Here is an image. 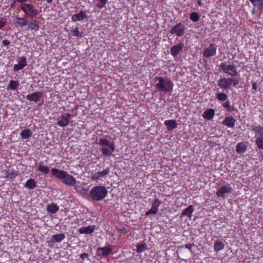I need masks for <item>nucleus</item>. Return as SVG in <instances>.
Returning <instances> with one entry per match:
<instances>
[{"label":"nucleus","instance_id":"f8f14e48","mask_svg":"<svg viewBox=\"0 0 263 263\" xmlns=\"http://www.w3.org/2000/svg\"><path fill=\"white\" fill-rule=\"evenodd\" d=\"M112 252V249L109 247H99L96 252V255L99 257H106L109 255Z\"/></svg>","mask_w":263,"mask_h":263},{"label":"nucleus","instance_id":"49530a36","mask_svg":"<svg viewBox=\"0 0 263 263\" xmlns=\"http://www.w3.org/2000/svg\"><path fill=\"white\" fill-rule=\"evenodd\" d=\"M64 116L66 117V118H67L68 120V121L69 122L70 120H71L73 116L70 114H64Z\"/></svg>","mask_w":263,"mask_h":263},{"label":"nucleus","instance_id":"6e6552de","mask_svg":"<svg viewBox=\"0 0 263 263\" xmlns=\"http://www.w3.org/2000/svg\"><path fill=\"white\" fill-rule=\"evenodd\" d=\"M220 67L221 71L224 73H227L232 77H236L238 74L236 67L233 65H229L222 63Z\"/></svg>","mask_w":263,"mask_h":263},{"label":"nucleus","instance_id":"a18cd8bd","mask_svg":"<svg viewBox=\"0 0 263 263\" xmlns=\"http://www.w3.org/2000/svg\"><path fill=\"white\" fill-rule=\"evenodd\" d=\"M194 246V243H187L185 245V248L192 251V248Z\"/></svg>","mask_w":263,"mask_h":263},{"label":"nucleus","instance_id":"bb28decb","mask_svg":"<svg viewBox=\"0 0 263 263\" xmlns=\"http://www.w3.org/2000/svg\"><path fill=\"white\" fill-rule=\"evenodd\" d=\"M247 148L246 144L243 142L238 143L236 147V152L239 154H242L246 152Z\"/></svg>","mask_w":263,"mask_h":263},{"label":"nucleus","instance_id":"7c9ffc66","mask_svg":"<svg viewBox=\"0 0 263 263\" xmlns=\"http://www.w3.org/2000/svg\"><path fill=\"white\" fill-rule=\"evenodd\" d=\"M36 186V182L32 178L28 179L25 184V187L30 190L34 189Z\"/></svg>","mask_w":263,"mask_h":263},{"label":"nucleus","instance_id":"c03bdc74","mask_svg":"<svg viewBox=\"0 0 263 263\" xmlns=\"http://www.w3.org/2000/svg\"><path fill=\"white\" fill-rule=\"evenodd\" d=\"M2 45H1V47H8L10 44V42L6 39H5L2 41ZM7 49H8V47H7Z\"/></svg>","mask_w":263,"mask_h":263},{"label":"nucleus","instance_id":"72a5a7b5","mask_svg":"<svg viewBox=\"0 0 263 263\" xmlns=\"http://www.w3.org/2000/svg\"><path fill=\"white\" fill-rule=\"evenodd\" d=\"M222 106L229 112H232L237 110L234 106L231 105L230 102L229 101L224 102Z\"/></svg>","mask_w":263,"mask_h":263},{"label":"nucleus","instance_id":"20e7f679","mask_svg":"<svg viewBox=\"0 0 263 263\" xmlns=\"http://www.w3.org/2000/svg\"><path fill=\"white\" fill-rule=\"evenodd\" d=\"M98 144L102 146L100 151L102 153V155L105 156H110L115 151V146L114 143L110 142L107 139H100Z\"/></svg>","mask_w":263,"mask_h":263},{"label":"nucleus","instance_id":"f3484780","mask_svg":"<svg viewBox=\"0 0 263 263\" xmlns=\"http://www.w3.org/2000/svg\"><path fill=\"white\" fill-rule=\"evenodd\" d=\"M184 44L180 42L179 44L173 46L170 49L171 53L173 57H176L183 49Z\"/></svg>","mask_w":263,"mask_h":263},{"label":"nucleus","instance_id":"5701e85b","mask_svg":"<svg viewBox=\"0 0 263 263\" xmlns=\"http://www.w3.org/2000/svg\"><path fill=\"white\" fill-rule=\"evenodd\" d=\"M39 23L35 20L29 21L28 24V29L29 30L37 31L39 30Z\"/></svg>","mask_w":263,"mask_h":263},{"label":"nucleus","instance_id":"2eb2a0df","mask_svg":"<svg viewBox=\"0 0 263 263\" xmlns=\"http://www.w3.org/2000/svg\"><path fill=\"white\" fill-rule=\"evenodd\" d=\"M110 172V168L107 167L103 171L96 172L92 175L91 178L93 180H98L101 178L105 177L108 175Z\"/></svg>","mask_w":263,"mask_h":263},{"label":"nucleus","instance_id":"4be33fe9","mask_svg":"<svg viewBox=\"0 0 263 263\" xmlns=\"http://www.w3.org/2000/svg\"><path fill=\"white\" fill-rule=\"evenodd\" d=\"M57 121V124L61 127L66 126L69 123L64 115L59 116Z\"/></svg>","mask_w":263,"mask_h":263},{"label":"nucleus","instance_id":"3c124183","mask_svg":"<svg viewBox=\"0 0 263 263\" xmlns=\"http://www.w3.org/2000/svg\"><path fill=\"white\" fill-rule=\"evenodd\" d=\"M15 2L16 1H15L13 4H11L10 6H11V8H13V7H14V5H15Z\"/></svg>","mask_w":263,"mask_h":263},{"label":"nucleus","instance_id":"a878e982","mask_svg":"<svg viewBox=\"0 0 263 263\" xmlns=\"http://www.w3.org/2000/svg\"><path fill=\"white\" fill-rule=\"evenodd\" d=\"M194 209L193 206L191 205L185 208L182 213V215L186 216L189 218H191L192 216V213L194 212Z\"/></svg>","mask_w":263,"mask_h":263},{"label":"nucleus","instance_id":"cd10ccee","mask_svg":"<svg viewBox=\"0 0 263 263\" xmlns=\"http://www.w3.org/2000/svg\"><path fill=\"white\" fill-rule=\"evenodd\" d=\"M47 210L49 213L54 214L59 211V208L57 204L52 203L47 205Z\"/></svg>","mask_w":263,"mask_h":263},{"label":"nucleus","instance_id":"ddd939ff","mask_svg":"<svg viewBox=\"0 0 263 263\" xmlns=\"http://www.w3.org/2000/svg\"><path fill=\"white\" fill-rule=\"evenodd\" d=\"M161 203L162 202L159 199H155L152 203L151 209L145 213V215L148 216L151 214H156L158 211V208Z\"/></svg>","mask_w":263,"mask_h":263},{"label":"nucleus","instance_id":"ea45409f","mask_svg":"<svg viewBox=\"0 0 263 263\" xmlns=\"http://www.w3.org/2000/svg\"><path fill=\"white\" fill-rule=\"evenodd\" d=\"M217 98L221 101H224L228 99L227 95L224 93H218L217 94Z\"/></svg>","mask_w":263,"mask_h":263},{"label":"nucleus","instance_id":"f03ea898","mask_svg":"<svg viewBox=\"0 0 263 263\" xmlns=\"http://www.w3.org/2000/svg\"><path fill=\"white\" fill-rule=\"evenodd\" d=\"M154 79L156 82H158L156 87L159 91L167 93L173 90L174 84L170 78L166 77H155Z\"/></svg>","mask_w":263,"mask_h":263},{"label":"nucleus","instance_id":"79ce46f5","mask_svg":"<svg viewBox=\"0 0 263 263\" xmlns=\"http://www.w3.org/2000/svg\"><path fill=\"white\" fill-rule=\"evenodd\" d=\"M7 175L6 176V177L9 178L10 179L13 180L14 178L16 177L17 176L16 172H13L11 173H9L8 172H7Z\"/></svg>","mask_w":263,"mask_h":263},{"label":"nucleus","instance_id":"b1692460","mask_svg":"<svg viewBox=\"0 0 263 263\" xmlns=\"http://www.w3.org/2000/svg\"><path fill=\"white\" fill-rule=\"evenodd\" d=\"M65 238V235L62 233H60L52 236L50 240V242L54 243L55 242H60Z\"/></svg>","mask_w":263,"mask_h":263},{"label":"nucleus","instance_id":"f257e3e1","mask_svg":"<svg viewBox=\"0 0 263 263\" xmlns=\"http://www.w3.org/2000/svg\"><path fill=\"white\" fill-rule=\"evenodd\" d=\"M51 174L57 179L61 180V182L68 186H73L77 183V180L73 176L68 174L64 170H60L53 168L51 170Z\"/></svg>","mask_w":263,"mask_h":263},{"label":"nucleus","instance_id":"5fc2aeb1","mask_svg":"<svg viewBox=\"0 0 263 263\" xmlns=\"http://www.w3.org/2000/svg\"><path fill=\"white\" fill-rule=\"evenodd\" d=\"M214 52H215V53H216V48H215Z\"/></svg>","mask_w":263,"mask_h":263},{"label":"nucleus","instance_id":"412c9836","mask_svg":"<svg viewBox=\"0 0 263 263\" xmlns=\"http://www.w3.org/2000/svg\"><path fill=\"white\" fill-rule=\"evenodd\" d=\"M164 125L166 126L167 129L171 131L177 126V123L175 120H167L165 121Z\"/></svg>","mask_w":263,"mask_h":263},{"label":"nucleus","instance_id":"2f4dec72","mask_svg":"<svg viewBox=\"0 0 263 263\" xmlns=\"http://www.w3.org/2000/svg\"><path fill=\"white\" fill-rule=\"evenodd\" d=\"M43 164V161L40 162L39 165L37 167V170L45 174H48L50 172L49 167L47 166H44Z\"/></svg>","mask_w":263,"mask_h":263},{"label":"nucleus","instance_id":"c85d7f7f","mask_svg":"<svg viewBox=\"0 0 263 263\" xmlns=\"http://www.w3.org/2000/svg\"><path fill=\"white\" fill-rule=\"evenodd\" d=\"M202 117L206 120H210L214 117V109H208L205 110L202 115Z\"/></svg>","mask_w":263,"mask_h":263},{"label":"nucleus","instance_id":"aec40b11","mask_svg":"<svg viewBox=\"0 0 263 263\" xmlns=\"http://www.w3.org/2000/svg\"><path fill=\"white\" fill-rule=\"evenodd\" d=\"M203 54L205 58L204 61L207 63L210 60V57L214 55V44L211 43L210 46L205 49Z\"/></svg>","mask_w":263,"mask_h":263},{"label":"nucleus","instance_id":"864d4df0","mask_svg":"<svg viewBox=\"0 0 263 263\" xmlns=\"http://www.w3.org/2000/svg\"><path fill=\"white\" fill-rule=\"evenodd\" d=\"M198 4L199 6H201V5H202L201 1H198Z\"/></svg>","mask_w":263,"mask_h":263},{"label":"nucleus","instance_id":"473e14b6","mask_svg":"<svg viewBox=\"0 0 263 263\" xmlns=\"http://www.w3.org/2000/svg\"><path fill=\"white\" fill-rule=\"evenodd\" d=\"M20 83L17 81L10 80V83L7 87V89L15 90L17 89Z\"/></svg>","mask_w":263,"mask_h":263},{"label":"nucleus","instance_id":"c9c22d12","mask_svg":"<svg viewBox=\"0 0 263 263\" xmlns=\"http://www.w3.org/2000/svg\"><path fill=\"white\" fill-rule=\"evenodd\" d=\"M136 252L139 253L143 252L148 249L147 245L144 243L142 244H137L136 245Z\"/></svg>","mask_w":263,"mask_h":263},{"label":"nucleus","instance_id":"4c0bfd02","mask_svg":"<svg viewBox=\"0 0 263 263\" xmlns=\"http://www.w3.org/2000/svg\"><path fill=\"white\" fill-rule=\"evenodd\" d=\"M224 246V243L221 241L215 242V251H218L223 249Z\"/></svg>","mask_w":263,"mask_h":263},{"label":"nucleus","instance_id":"a19ab883","mask_svg":"<svg viewBox=\"0 0 263 263\" xmlns=\"http://www.w3.org/2000/svg\"><path fill=\"white\" fill-rule=\"evenodd\" d=\"M190 17L191 20L194 22H196L199 20V15L196 12L191 13Z\"/></svg>","mask_w":263,"mask_h":263},{"label":"nucleus","instance_id":"423d86ee","mask_svg":"<svg viewBox=\"0 0 263 263\" xmlns=\"http://www.w3.org/2000/svg\"><path fill=\"white\" fill-rule=\"evenodd\" d=\"M20 8L26 15L31 17L36 16L39 13L38 10L35 8V6L31 4H21Z\"/></svg>","mask_w":263,"mask_h":263},{"label":"nucleus","instance_id":"9d476101","mask_svg":"<svg viewBox=\"0 0 263 263\" xmlns=\"http://www.w3.org/2000/svg\"><path fill=\"white\" fill-rule=\"evenodd\" d=\"M43 97V93L42 91H36L26 96V99L29 101L34 102H39Z\"/></svg>","mask_w":263,"mask_h":263},{"label":"nucleus","instance_id":"e433bc0d","mask_svg":"<svg viewBox=\"0 0 263 263\" xmlns=\"http://www.w3.org/2000/svg\"><path fill=\"white\" fill-rule=\"evenodd\" d=\"M254 6L258 7L259 9H263V0H249Z\"/></svg>","mask_w":263,"mask_h":263},{"label":"nucleus","instance_id":"0eeeda50","mask_svg":"<svg viewBox=\"0 0 263 263\" xmlns=\"http://www.w3.org/2000/svg\"><path fill=\"white\" fill-rule=\"evenodd\" d=\"M253 130L258 134L255 139V144L258 149H263V127L258 125L253 127Z\"/></svg>","mask_w":263,"mask_h":263},{"label":"nucleus","instance_id":"37998d69","mask_svg":"<svg viewBox=\"0 0 263 263\" xmlns=\"http://www.w3.org/2000/svg\"><path fill=\"white\" fill-rule=\"evenodd\" d=\"M7 24V19L5 17L0 18V29L4 27Z\"/></svg>","mask_w":263,"mask_h":263},{"label":"nucleus","instance_id":"7ed1b4c3","mask_svg":"<svg viewBox=\"0 0 263 263\" xmlns=\"http://www.w3.org/2000/svg\"><path fill=\"white\" fill-rule=\"evenodd\" d=\"M108 195V191L105 186L97 185L93 186L89 194V197L95 201L103 200Z\"/></svg>","mask_w":263,"mask_h":263},{"label":"nucleus","instance_id":"c756f323","mask_svg":"<svg viewBox=\"0 0 263 263\" xmlns=\"http://www.w3.org/2000/svg\"><path fill=\"white\" fill-rule=\"evenodd\" d=\"M32 135V132L29 128L25 129L21 131L20 136L22 139H28Z\"/></svg>","mask_w":263,"mask_h":263},{"label":"nucleus","instance_id":"58836bf2","mask_svg":"<svg viewBox=\"0 0 263 263\" xmlns=\"http://www.w3.org/2000/svg\"><path fill=\"white\" fill-rule=\"evenodd\" d=\"M99 3L96 4V6L99 9H102L106 7L107 0H98Z\"/></svg>","mask_w":263,"mask_h":263},{"label":"nucleus","instance_id":"f704fd0d","mask_svg":"<svg viewBox=\"0 0 263 263\" xmlns=\"http://www.w3.org/2000/svg\"><path fill=\"white\" fill-rule=\"evenodd\" d=\"M17 20L18 21L16 22V24H18L21 27H23L29 23V21L25 17H16Z\"/></svg>","mask_w":263,"mask_h":263},{"label":"nucleus","instance_id":"603ef678","mask_svg":"<svg viewBox=\"0 0 263 263\" xmlns=\"http://www.w3.org/2000/svg\"><path fill=\"white\" fill-rule=\"evenodd\" d=\"M46 2L48 4H51L52 2V0H46Z\"/></svg>","mask_w":263,"mask_h":263},{"label":"nucleus","instance_id":"9b49d317","mask_svg":"<svg viewBox=\"0 0 263 263\" xmlns=\"http://www.w3.org/2000/svg\"><path fill=\"white\" fill-rule=\"evenodd\" d=\"M17 61L18 63L15 64L13 66L14 71H18L23 69L27 65V59L24 56L18 57Z\"/></svg>","mask_w":263,"mask_h":263},{"label":"nucleus","instance_id":"393cba45","mask_svg":"<svg viewBox=\"0 0 263 263\" xmlns=\"http://www.w3.org/2000/svg\"><path fill=\"white\" fill-rule=\"evenodd\" d=\"M70 32L73 36H76L78 38L81 39L83 36V32L80 31L79 28L78 27L76 28H73L72 27L70 28Z\"/></svg>","mask_w":263,"mask_h":263},{"label":"nucleus","instance_id":"1a4fd4ad","mask_svg":"<svg viewBox=\"0 0 263 263\" xmlns=\"http://www.w3.org/2000/svg\"><path fill=\"white\" fill-rule=\"evenodd\" d=\"M185 27L183 22H180L172 27L170 33L177 36H183L185 33Z\"/></svg>","mask_w":263,"mask_h":263},{"label":"nucleus","instance_id":"09e8293b","mask_svg":"<svg viewBox=\"0 0 263 263\" xmlns=\"http://www.w3.org/2000/svg\"><path fill=\"white\" fill-rule=\"evenodd\" d=\"M252 85L253 89L256 91L257 90V84H256V82H253L252 83Z\"/></svg>","mask_w":263,"mask_h":263},{"label":"nucleus","instance_id":"dca6fc26","mask_svg":"<svg viewBox=\"0 0 263 263\" xmlns=\"http://www.w3.org/2000/svg\"><path fill=\"white\" fill-rule=\"evenodd\" d=\"M236 120L232 116H227L222 122V124L229 128H233L235 126Z\"/></svg>","mask_w":263,"mask_h":263},{"label":"nucleus","instance_id":"a211bd4d","mask_svg":"<svg viewBox=\"0 0 263 263\" xmlns=\"http://www.w3.org/2000/svg\"><path fill=\"white\" fill-rule=\"evenodd\" d=\"M88 18V16L85 13V12L83 11H81L79 13L72 15L71 19L72 22H76L77 21H82L84 19H87Z\"/></svg>","mask_w":263,"mask_h":263},{"label":"nucleus","instance_id":"de8ad7c7","mask_svg":"<svg viewBox=\"0 0 263 263\" xmlns=\"http://www.w3.org/2000/svg\"><path fill=\"white\" fill-rule=\"evenodd\" d=\"M80 257L83 259H84L85 258H87L88 259H89L88 258V254L87 253H84L80 255Z\"/></svg>","mask_w":263,"mask_h":263},{"label":"nucleus","instance_id":"8fccbe9b","mask_svg":"<svg viewBox=\"0 0 263 263\" xmlns=\"http://www.w3.org/2000/svg\"><path fill=\"white\" fill-rule=\"evenodd\" d=\"M18 3H21L22 4H25V2H27V0H15Z\"/></svg>","mask_w":263,"mask_h":263},{"label":"nucleus","instance_id":"39448f33","mask_svg":"<svg viewBox=\"0 0 263 263\" xmlns=\"http://www.w3.org/2000/svg\"><path fill=\"white\" fill-rule=\"evenodd\" d=\"M239 84V80L233 77L231 78H221L218 82V85L222 88L227 89L231 86H236Z\"/></svg>","mask_w":263,"mask_h":263},{"label":"nucleus","instance_id":"6ab92c4d","mask_svg":"<svg viewBox=\"0 0 263 263\" xmlns=\"http://www.w3.org/2000/svg\"><path fill=\"white\" fill-rule=\"evenodd\" d=\"M96 226L95 225H90L87 227H82L79 229L80 234H91L96 229Z\"/></svg>","mask_w":263,"mask_h":263},{"label":"nucleus","instance_id":"4468645a","mask_svg":"<svg viewBox=\"0 0 263 263\" xmlns=\"http://www.w3.org/2000/svg\"><path fill=\"white\" fill-rule=\"evenodd\" d=\"M232 191V187L229 185H223L218 189L216 194L218 197H223L225 195L230 193Z\"/></svg>","mask_w":263,"mask_h":263}]
</instances>
